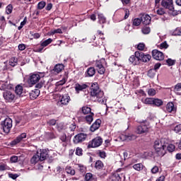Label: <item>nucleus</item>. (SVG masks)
Masks as SVG:
<instances>
[{"label":"nucleus","instance_id":"f257e3e1","mask_svg":"<svg viewBox=\"0 0 181 181\" xmlns=\"http://www.w3.org/2000/svg\"><path fill=\"white\" fill-rule=\"evenodd\" d=\"M90 95L95 97L96 100L99 104H106L107 98L104 96V91L100 89L98 83H93L90 86Z\"/></svg>","mask_w":181,"mask_h":181},{"label":"nucleus","instance_id":"f03ea898","mask_svg":"<svg viewBox=\"0 0 181 181\" xmlns=\"http://www.w3.org/2000/svg\"><path fill=\"white\" fill-rule=\"evenodd\" d=\"M154 149L159 156H164L166 153V146H168V139L163 138L154 141Z\"/></svg>","mask_w":181,"mask_h":181},{"label":"nucleus","instance_id":"7ed1b4c3","mask_svg":"<svg viewBox=\"0 0 181 181\" xmlns=\"http://www.w3.org/2000/svg\"><path fill=\"white\" fill-rule=\"evenodd\" d=\"M161 6L165 9H168L173 16H177V15H179V11L175 10L173 0H162Z\"/></svg>","mask_w":181,"mask_h":181},{"label":"nucleus","instance_id":"20e7f679","mask_svg":"<svg viewBox=\"0 0 181 181\" xmlns=\"http://www.w3.org/2000/svg\"><path fill=\"white\" fill-rule=\"evenodd\" d=\"M149 129H151V125H149V123L145 120L137 127L136 132L139 135H141V134H148Z\"/></svg>","mask_w":181,"mask_h":181},{"label":"nucleus","instance_id":"39448f33","mask_svg":"<svg viewBox=\"0 0 181 181\" xmlns=\"http://www.w3.org/2000/svg\"><path fill=\"white\" fill-rule=\"evenodd\" d=\"M1 126L4 132L9 134L12 129V119L9 117L6 118L3 122H1Z\"/></svg>","mask_w":181,"mask_h":181},{"label":"nucleus","instance_id":"423d86ee","mask_svg":"<svg viewBox=\"0 0 181 181\" xmlns=\"http://www.w3.org/2000/svg\"><path fill=\"white\" fill-rule=\"evenodd\" d=\"M3 97L7 103H12L15 100V93L11 90H5Z\"/></svg>","mask_w":181,"mask_h":181},{"label":"nucleus","instance_id":"0eeeda50","mask_svg":"<svg viewBox=\"0 0 181 181\" xmlns=\"http://www.w3.org/2000/svg\"><path fill=\"white\" fill-rule=\"evenodd\" d=\"M41 76L39 74H31L28 78V84H31L32 86H35L36 83L41 78Z\"/></svg>","mask_w":181,"mask_h":181},{"label":"nucleus","instance_id":"6e6552de","mask_svg":"<svg viewBox=\"0 0 181 181\" xmlns=\"http://www.w3.org/2000/svg\"><path fill=\"white\" fill-rule=\"evenodd\" d=\"M86 138H87V134H83V133H80V134H76L74 137L73 142L75 144H81V142H84V141H86Z\"/></svg>","mask_w":181,"mask_h":181},{"label":"nucleus","instance_id":"1a4fd4ad","mask_svg":"<svg viewBox=\"0 0 181 181\" xmlns=\"http://www.w3.org/2000/svg\"><path fill=\"white\" fill-rule=\"evenodd\" d=\"M103 144V139L98 136L92 140V141L88 144V148H98Z\"/></svg>","mask_w":181,"mask_h":181},{"label":"nucleus","instance_id":"9d476101","mask_svg":"<svg viewBox=\"0 0 181 181\" xmlns=\"http://www.w3.org/2000/svg\"><path fill=\"white\" fill-rule=\"evenodd\" d=\"M12 88H13V86L10 82L0 81V90L8 91V90H12Z\"/></svg>","mask_w":181,"mask_h":181},{"label":"nucleus","instance_id":"9b49d317","mask_svg":"<svg viewBox=\"0 0 181 181\" xmlns=\"http://www.w3.org/2000/svg\"><path fill=\"white\" fill-rule=\"evenodd\" d=\"M64 70V65L63 64H57L52 70H51L52 74H54L57 76V74H59V73H62Z\"/></svg>","mask_w":181,"mask_h":181},{"label":"nucleus","instance_id":"f8f14e48","mask_svg":"<svg viewBox=\"0 0 181 181\" xmlns=\"http://www.w3.org/2000/svg\"><path fill=\"white\" fill-rule=\"evenodd\" d=\"M152 56L153 59L156 60H163L165 59V55H163V52L158 50V49H153L152 51Z\"/></svg>","mask_w":181,"mask_h":181},{"label":"nucleus","instance_id":"ddd939ff","mask_svg":"<svg viewBox=\"0 0 181 181\" xmlns=\"http://www.w3.org/2000/svg\"><path fill=\"white\" fill-rule=\"evenodd\" d=\"M52 42H53V40H52V38H48L47 40H45V41L42 42L40 45V47L37 48L35 52L38 53H42V52L43 51V49H45L46 46H49V45H50Z\"/></svg>","mask_w":181,"mask_h":181},{"label":"nucleus","instance_id":"4468645a","mask_svg":"<svg viewBox=\"0 0 181 181\" xmlns=\"http://www.w3.org/2000/svg\"><path fill=\"white\" fill-rule=\"evenodd\" d=\"M136 54V56H139V57H140V60H142L144 63L149 62V60H151V59H152V57H151V55L145 54L142 52L137 51Z\"/></svg>","mask_w":181,"mask_h":181},{"label":"nucleus","instance_id":"2eb2a0df","mask_svg":"<svg viewBox=\"0 0 181 181\" xmlns=\"http://www.w3.org/2000/svg\"><path fill=\"white\" fill-rule=\"evenodd\" d=\"M87 87H88V86L87 84L76 83L74 88H75L76 94H80V91H84V90H86V88H87Z\"/></svg>","mask_w":181,"mask_h":181},{"label":"nucleus","instance_id":"dca6fc26","mask_svg":"<svg viewBox=\"0 0 181 181\" xmlns=\"http://www.w3.org/2000/svg\"><path fill=\"white\" fill-rule=\"evenodd\" d=\"M70 102V96L69 94H65L62 96L59 104H61V105L63 107V105H67Z\"/></svg>","mask_w":181,"mask_h":181},{"label":"nucleus","instance_id":"f3484780","mask_svg":"<svg viewBox=\"0 0 181 181\" xmlns=\"http://www.w3.org/2000/svg\"><path fill=\"white\" fill-rule=\"evenodd\" d=\"M139 60H141L140 57L136 55V52H135L134 55H132L129 59L130 63H132V64H133L134 66L139 64Z\"/></svg>","mask_w":181,"mask_h":181},{"label":"nucleus","instance_id":"a211bd4d","mask_svg":"<svg viewBox=\"0 0 181 181\" xmlns=\"http://www.w3.org/2000/svg\"><path fill=\"white\" fill-rule=\"evenodd\" d=\"M48 153L49 152L46 149H42L37 152V154L39 155L40 162H43V160H45V159L47 158Z\"/></svg>","mask_w":181,"mask_h":181},{"label":"nucleus","instance_id":"6ab92c4d","mask_svg":"<svg viewBox=\"0 0 181 181\" xmlns=\"http://www.w3.org/2000/svg\"><path fill=\"white\" fill-rule=\"evenodd\" d=\"M101 125V119H98L95 120V122L90 126V131L91 132H95L98 128H100Z\"/></svg>","mask_w":181,"mask_h":181},{"label":"nucleus","instance_id":"aec40b11","mask_svg":"<svg viewBox=\"0 0 181 181\" xmlns=\"http://www.w3.org/2000/svg\"><path fill=\"white\" fill-rule=\"evenodd\" d=\"M166 110L168 112H172L175 114L176 112V107H175V104L172 102H169L166 105Z\"/></svg>","mask_w":181,"mask_h":181},{"label":"nucleus","instance_id":"412c9836","mask_svg":"<svg viewBox=\"0 0 181 181\" xmlns=\"http://www.w3.org/2000/svg\"><path fill=\"white\" fill-rule=\"evenodd\" d=\"M95 66L98 70V73H99V74H104V73H105V68L104 67V66H103L101 62H96Z\"/></svg>","mask_w":181,"mask_h":181},{"label":"nucleus","instance_id":"4be33fe9","mask_svg":"<svg viewBox=\"0 0 181 181\" xmlns=\"http://www.w3.org/2000/svg\"><path fill=\"white\" fill-rule=\"evenodd\" d=\"M40 94V90L39 89H35L30 93V100H36L39 95Z\"/></svg>","mask_w":181,"mask_h":181},{"label":"nucleus","instance_id":"5701e85b","mask_svg":"<svg viewBox=\"0 0 181 181\" xmlns=\"http://www.w3.org/2000/svg\"><path fill=\"white\" fill-rule=\"evenodd\" d=\"M26 138V133H23L20 136H17L16 139L12 141V145H16L19 144L22 139H25Z\"/></svg>","mask_w":181,"mask_h":181},{"label":"nucleus","instance_id":"b1692460","mask_svg":"<svg viewBox=\"0 0 181 181\" xmlns=\"http://www.w3.org/2000/svg\"><path fill=\"white\" fill-rule=\"evenodd\" d=\"M151 18L148 14L143 15L141 18V22H143L144 25H149V23H151Z\"/></svg>","mask_w":181,"mask_h":181},{"label":"nucleus","instance_id":"393cba45","mask_svg":"<svg viewBox=\"0 0 181 181\" xmlns=\"http://www.w3.org/2000/svg\"><path fill=\"white\" fill-rule=\"evenodd\" d=\"M95 74V69L94 67L88 68L85 73L86 77H93V76H94Z\"/></svg>","mask_w":181,"mask_h":181},{"label":"nucleus","instance_id":"a878e982","mask_svg":"<svg viewBox=\"0 0 181 181\" xmlns=\"http://www.w3.org/2000/svg\"><path fill=\"white\" fill-rule=\"evenodd\" d=\"M94 119V113H90L85 117V121L86 124L89 125L93 122Z\"/></svg>","mask_w":181,"mask_h":181},{"label":"nucleus","instance_id":"bb28decb","mask_svg":"<svg viewBox=\"0 0 181 181\" xmlns=\"http://www.w3.org/2000/svg\"><path fill=\"white\" fill-rule=\"evenodd\" d=\"M132 168L133 169H134V170H137V172H141V170H144V168H145V166L142 163H136L133 165Z\"/></svg>","mask_w":181,"mask_h":181},{"label":"nucleus","instance_id":"cd10ccee","mask_svg":"<svg viewBox=\"0 0 181 181\" xmlns=\"http://www.w3.org/2000/svg\"><path fill=\"white\" fill-rule=\"evenodd\" d=\"M39 160H40V158L39 157V155L37 153L34 155L30 159L32 165H36V163L39 162Z\"/></svg>","mask_w":181,"mask_h":181},{"label":"nucleus","instance_id":"c85d7f7f","mask_svg":"<svg viewBox=\"0 0 181 181\" xmlns=\"http://www.w3.org/2000/svg\"><path fill=\"white\" fill-rule=\"evenodd\" d=\"M117 141H131V136L125 135V134H121L117 139Z\"/></svg>","mask_w":181,"mask_h":181},{"label":"nucleus","instance_id":"c756f323","mask_svg":"<svg viewBox=\"0 0 181 181\" xmlns=\"http://www.w3.org/2000/svg\"><path fill=\"white\" fill-rule=\"evenodd\" d=\"M15 93L17 95H22V93H23V87L21 85H18L16 86Z\"/></svg>","mask_w":181,"mask_h":181},{"label":"nucleus","instance_id":"7c9ffc66","mask_svg":"<svg viewBox=\"0 0 181 181\" xmlns=\"http://www.w3.org/2000/svg\"><path fill=\"white\" fill-rule=\"evenodd\" d=\"M9 65L11 66V67H15V66L18 65V58L16 57H12L9 60Z\"/></svg>","mask_w":181,"mask_h":181},{"label":"nucleus","instance_id":"2f4dec72","mask_svg":"<svg viewBox=\"0 0 181 181\" xmlns=\"http://www.w3.org/2000/svg\"><path fill=\"white\" fill-rule=\"evenodd\" d=\"M174 91L175 93H176V94H177V95H181V93L179 92V91H181V83H177L175 86Z\"/></svg>","mask_w":181,"mask_h":181},{"label":"nucleus","instance_id":"473e14b6","mask_svg":"<svg viewBox=\"0 0 181 181\" xmlns=\"http://www.w3.org/2000/svg\"><path fill=\"white\" fill-rule=\"evenodd\" d=\"M65 170L69 175H71L72 176H74V175H76V171L70 166H66Z\"/></svg>","mask_w":181,"mask_h":181},{"label":"nucleus","instance_id":"72a5a7b5","mask_svg":"<svg viewBox=\"0 0 181 181\" xmlns=\"http://www.w3.org/2000/svg\"><path fill=\"white\" fill-rule=\"evenodd\" d=\"M95 168L98 170L103 169L104 168V163H103V161L98 160L95 162Z\"/></svg>","mask_w":181,"mask_h":181},{"label":"nucleus","instance_id":"f704fd0d","mask_svg":"<svg viewBox=\"0 0 181 181\" xmlns=\"http://www.w3.org/2000/svg\"><path fill=\"white\" fill-rule=\"evenodd\" d=\"M153 105H156V107H160V105H163V101L160 99H153Z\"/></svg>","mask_w":181,"mask_h":181},{"label":"nucleus","instance_id":"c9c22d12","mask_svg":"<svg viewBox=\"0 0 181 181\" xmlns=\"http://www.w3.org/2000/svg\"><path fill=\"white\" fill-rule=\"evenodd\" d=\"M85 180L86 181H94L95 180V179H94V177L93 176V175L90 173H86V176H85Z\"/></svg>","mask_w":181,"mask_h":181},{"label":"nucleus","instance_id":"e433bc0d","mask_svg":"<svg viewBox=\"0 0 181 181\" xmlns=\"http://www.w3.org/2000/svg\"><path fill=\"white\" fill-rule=\"evenodd\" d=\"M144 104H148V105H153V98H147L143 100Z\"/></svg>","mask_w":181,"mask_h":181},{"label":"nucleus","instance_id":"4c0bfd02","mask_svg":"<svg viewBox=\"0 0 181 181\" xmlns=\"http://www.w3.org/2000/svg\"><path fill=\"white\" fill-rule=\"evenodd\" d=\"M82 112L83 114H91V108L87 106H84L82 107Z\"/></svg>","mask_w":181,"mask_h":181},{"label":"nucleus","instance_id":"58836bf2","mask_svg":"<svg viewBox=\"0 0 181 181\" xmlns=\"http://www.w3.org/2000/svg\"><path fill=\"white\" fill-rule=\"evenodd\" d=\"M98 20H99L100 23H105V22H106V18L104 16V14H103V13L98 14Z\"/></svg>","mask_w":181,"mask_h":181},{"label":"nucleus","instance_id":"ea45409f","mask_svg":"<svg viewBox=\"0 0 181 181\" xmlns=\"http://www.w3.org/2000/svg\"><path fill=\"white\" fill-rule=\"evenodd\" d=\"M173 36H181V28H177L173 33Z\"/></svg>","mask_w":181,"mask_h":181},{"label":"nucleus","instance_id":"a19ab883","mask_svg":"<svg viewBox=\"0 0 181 181\" xmlns=\"http://www.w3.org/2000/svg\"><path fill=\"white\" fill-rule=\"evenodd\" d=\"M141 22H142L141 18H134L132 21V25L133 26H139V25H141Z\"/></svg>","mask_w":181,"mask_h":181},{"label":"nucleus","instance_id":"79ce46f5","mask_svg":"<svg viewBox=\"0 0 181 181\" xmlns=\"http://www.w3.org/2000/svg\"><path fill=\"white\" fill-rule=\"evenodd\" d=\"M156 74V71L155 69H150L148 71V76L150 77V78H153Z\"/></svg>","mask_w":181,"mask_h":181},{"label":"nucleus","instance_id":"37998d69","mask_svg":"<svg viewBox=\"0 0 181 181\" xmlns=\"http://www.w3.org/2000/svg\"><path fill=\"white\" fill-rule=\"evenodd\" d=\"M141 32L144 35H149L151 33V28L149 27H144L141 29Z\"/></svg>","mask_w":181,"mask_h":181},{"label":"nucleus","instance_id":"c03bdc74","mask_svg":"<svg viewBox=\"0 0 181 181\" xmlns=\"http://www.w3.org/2000/svg\"><path fill=\"white\" fill-rule=\"evenodd\" d=\"M13 9V7L12 6V5L9 4L6 8V13L7 15H11V13H12V10Z\"/></svg>","mask_w":181,"mask_h":181},{"label":"nucleus","instance_id":"a18cd8bd","mask_svg":"<svg viewBox=\"0 0 181 181\" xmlns=\"http://www.w3.org/2000/svg\"><path fill=\"white\" fill-rule=\"evenodd\" d=\"M16 125H19V124H23V117L20 116L16 117Z\"/></svg>","mask_w":181,"mask_h":181},{"label":"nucleus","instance_id":"49530a36","mask_svg":"<svg viewBox=\"0 0 181 181\" xmlns=\"http://www.w3.org/2000/svg\"><path fill=\"white\" fill-rule=\"evenodd\" d=\"M175 145L173 144H169L168 143V145L166 146V150L168 151V152H173L175 151Z\"/></svg>","mask_w":181,"mask_h":181},{"label":"nucleus","instance_id":"de8ad7c7","mask_svg":"<svg viewBox=\"0 0 181 181\" xmlns=\"http://www.w3.org/2000/svg\"><path fill=\"white\" fill-rule=\"evenodd\" d=\"M76 155L78 156H83V148L78 147L76 149Z\"/></svg>","mask_w":181,"mask_h":181},{"label":"nucleus","instance_id":"09e8293b","mask_svg":"<svg viewBox=\"0 0 181 181\" xmlns=\"http://www.w3.org/2000/svg\"><path fill=\"white\" fill-rule=\"evenodd\" d=\"M78 169L79 172H81V173H84V172H86L87 168L86 167H84V165H82L81 164H78Z\"/></svg>","mask_w":181,"mask_h":181},{"label":"nucleus","instance_id":"8fccbe9b","mask_svg":"<svg viewBox=\"0 0 181 181\" xmlns=\"http://www.w3.org/2000/svg\"><path fill=\"white\" fill-rule=\"evenodd\" d=\"M112 181H119L121 180V176H119V174H115L112 176Z\"/></svg>","mask_w":181,"mask_h":181},{"label":"nucleus","instance_id":"3c124183","mask_svg":"<svg viewBox=\"0 0 181 181\" xmlns=\"http://www.w3.org/2000/svg\"><path fill=\"white\" fill-rule=\"evenodd\" d=\"M175 132H176V134H179V135H181V124L177 125L175 129H174Z\"/></svg>","mask_w":181,"mask_h":181},{"label":"nucleus","instance_id":"603ef678","mask_svg":"<svg viewBox=\"0 0 181 181\" xmlns=\"http://www.w3.org/2000/svg\"><path fill=\"white\" fill-rule=\"evenodd\" d=\"M166 63L168 66H173L176 63V61L169 58L166 60Z\"/></svg>","mask_w":181,"mask_h":181},{"label":"nucleus","instance_id":"864d4df0","mask_svg":"<svg viewBox=\"0 0 181 181\" xmlns=\"http://www.w3.org/2000/svg\"><path fill=\"white\" fill-rule=\"evenodd\" d=\"M148 95H150L151 97H153V95H155V94H156V90L153 88H150L148 90Z\"/></svg>","mask_w":181,"mask_h":181},{"label":"nucleus","instance_id":"5fc2aeb1","mask_svg":"<svg viewBox=\"0 0 181 181\" xmlns=\"http://www.w3.org/2000/svg\"><path fill=\"white\" fill-rule=\"evenodd\" d=\"M45 6H46V2H45V1H40L37 4L38 9H43V8H45Z\"/></svg>","mask_w":181,"mask_h":181},{"label":"nucleus","instance_id":"6e6d98bb","mask_svg":"<svg viewBox=\"0 0 181 181\" xmlns=\"http://www.w3.org/2000/svg\"><path fill=\"white\" fill-rule=\"evenodd\" d=\"M168 47H169V45H168V42H166V41L162 42L160 45V49H168Z\"/></svg>","mask_w":181,"mask_h":181},{"label":"nucleus","instance_id":"4d7b16f0","mask_svg":"<svg viewBox=\"0 0 181 181\" xmlns=\"http://www.w3.org/2000/svg\"><path fill=\"white\" fill-rule=\"evenodd\" d=\"M10 162H11V163H16V162H18V156H13L10 158Z\"/></svg>","mask_w":181,"mask_h":181},{"label":"nucleus","instance_id":"13d9d810","mask_svg":"<svg viewBox=\"0 0 181 181\" xmlns=\"http://www.w3.org/2000/svg\"><path fill=\"white\" fill-rule=\"evenodd\" d=\"M156 12L158 15H165L166 13L165 9L162 8H158Z\"/></svg>","mask_w":181,"mask_h":181},{"label":"nucleus","instance_id":"bf43d9fd","mask_svg":"<svg viewBox=\"0 0 181 181\" xmlns=\"http://www.w3.org/2000/svg\"><path fill=\"white\" fill-rule=\"evenodd\" d=\"M56 122H57V120H56V119H52L47 121V124L48 125L53 126V125H54V124H56Z\"/></svg>","mask_w":181,"mask_h":181},{"label":"nucleus","instance_id":"052dcab7","mask_svg":"<svg viewBox=\"0 0 181 181\" xmlns=\"http://www.w3.org/2000/svg\"><path fill=\"white\" fill-rule=\"evenodd\" d=\"M51 33H52V35H54L56 33L62 34V33H63V31L62 30V29L58 28L57 30H52Z\"/></svg>","mask_w":181,"mask_h":181},{"label":"nucleus","instance_id":"680f3d73","mask_svg":"<svg viewBox=\"0 0 181 181\" xmlns=\"http://www.w3.org/2000/svg\"><path fill=\"white\" fill-rule=\"evenodd\" d=\"M137 49L138 50H144V49H145V44L144 43H139L137 46Z\"/></svg>","mask_w":181,"mask_h":181},{"label":"nucleus","instance_id":"e2e57ef3","mask_svg":"<svg viewBox=\"0 0 181 181\" xmlns=\"http://www.w3.org/2000/svg\"><path fill=\"white\" fill-rule=\"evenodd\" d=\"M8 169V165L6 164H1L0 165V172H2L4 170H6Z\"/></svg>","mask_w":181,"mask_h":181},{"label":"nucleus","instance_id":"0e129e2a","mask_svg":"<svg viewBox=\"0 0 181 181\" xmlns=\"http://www.w3.org/2000/svg\"><path fill=\"white\" fill-rule=\"evenodd\" d=\"M158 172H159V168L158 166H154L152 169H151V173H158Z\"/></svg>","mask_w":181,"mask_h":181},{"label":"nucleus","instance_id":"69168bd1","mask_svg":"<svg viewBox=\"0 0 181 181\" xmlns=\"http://www.w3.org/2000/svg\"><path fill=\"white\" fill-rule=\"evenodd\" d=\"M124 19H128V18H129V10L128 9H124Z\"/></svg>","mask_w":181,"mask_h":181},{"label":"nucleus","instance_id":"338daca9","mask_svg":"<svg viewBox=\"0 0 181 181\" xmlns=\"http://www.w3.org/2000/svg\"><path fill=\"white\" fill-rule=\"evenodd\" d=\"M30 35H32V36H33L34 39H39V37H40V33H30Z\"/></svg>","mask_w":181,"mask_h":181},{"label":"nucleus","instance_id":"774afa93","mask_svg":"<svg viewBox=\"0 0 181 181\" xmlns=\"http://www.w3.org/2000/svg\"><path fill=\"white\" fill-rule=\"evenodd\" d=\"M25 49H26V45H25V44H20L18 45V49H20L21 51L25 50Z\"/></svg>","mask_w":181,"mask_h":181}]
</instances>
